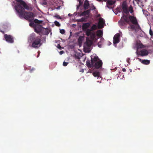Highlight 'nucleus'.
I'll return each mask as SVG.
<instances>
[{
	"mask_svg": "<svg viewBox=\"0 0 153 153\" xmlns=\"http://www.w3.org/2000/svg\"><path fill=\"white\" fill-rule=\"evenodd\" d=\"M131 22L132 24L134 25L137 24V20L136 17L131 15L128 16L125 14L122 15L121 18L118 22V23L120 27L123 28L127 25V24Z\"/></svg>",
	"mask_w": 153,
	"mask_h": 153,
	"instance_id": "obj_1",
	"label": "nucleus"
},
{
	"mask_svg": "<svg viewBox=\"0 0 153 153\" xmlns=\"http://www.w3.org/2000/svg\"><path fill=\"white\" fill-rule=\"evenodd\" d=\"M97 26L95 24H94L91 27L90 29H88L86 35L87 36H90V38L92 40H94L95 39L96 34L94 32H92L91 31L96 30Z\"/></svg>",
	"mask_w": 153,
	"mask_h": 153,
	"instance_id": "obj_2",
	"label": "nucleus"
},
{
	"mask_svg": "<svg viewBox=\"0 0 153 153\" xmlns=\"http://www.w3.org/2000/svg\"><path fill=\"white\" fill-rule=\"evenodd\" d=\"M94 57H96L97 59L96 60V61L94 62V66L96 69H98L101 68L102 65V60H100L97 56H95Z\"/></svg>",
	"mask_w": 153,
	"mask_h": 153,
	"instance_id": "obj_3",
	"label": "nucleus"
},
{
	"mask_svg": "<svg viewBox=\"0 0 153 153\" xmlns=\"http://www.w3.org/2000/svg\"><path fill=\"white\" fill-rule=\"evenodd\" d=\"M40 42V37L38 36L35 39V40L33 41L32 45V47L35 48H38L41 45Z\"/></svg>",
	"mask_w": 153,
	"mask_h": 153,
	"instance_id": "obj_4",
	"label": "nucleus"
},
{
	"mask_svg": "<svg viewBox=\"0 0 153 153\" xmlns=\"http://www.w3.org/2000/svg\"><path fill=\"white\" fill-rule=\"evenodd\" d=\"M91 39H89L88 37L86 38V42L84 45V49H88L91 47L93 43V41L94 40Z\"/></svg>",
	"mask_w": 153,
	"mask_h": 153,
	"instance_id": "obj_5",
	"label": "nucleus"
},
{
	"mask_svg": "<svg viewBox=\"0 0 153 153\" xmlns=\"http://www.w3.org/2000/svg\"><path fill=\"white\" fill-rule=\"evenodd\" d=\"M4 38L5 40L8 43H13L14 42L13 37L10 35L5 34L4 35Z\"/></svg>",
	"mask_w": 153,
	"mask_h": 153,
	"instance_id": "obj_6",
	"label": "nucleus"
},
{
	"mask_svg": "<svg viewBox=\"0 0 153 153\" xmlns=\"http://www.w3.org/2000/svg\"><path fill=\"white\" fill-rule=\"evenodd\" d=\"M122 12L123 13V15L124 14V13L127 15L129 14V12H128L127 4L123 3L122 5Z\"/></svg>",
	"mask_w": 153,
	"mask_h": 153,
	"instance_id": "obj_7",
	"label": "nucleus"
},
{
	"mask_svg": "<svg viewBox=\"0 0 153 153\" xmlns=\"http://www.w3.org/2000/svg\"><path fill=\"white\" fill-rule=\"evenodd\" d=\"M96 57H91V62L90 61H87L86 64L87 66L89 68H91L94 67V62L96 61Z\"/></svg>",
	"mask_w": 153,
	"mask_h": 153,
	"instance_id": "obj_8",
	"label": "nucleus"
},
{
	"mask_svg": "<svg viewBox=\"0 0 153 153\" xmlns=\"http://www.w3.org/2000/svg\"><path fill=\"white\" fill-rule=\"evenodd\" d=\"M120 41V35L119 33H117L114 37L113 42L114 44L118 43Z\"/></svg>",
	"mask_w": 153,
	"mask_h": 153,
	"instance_id": "obj_9",
	"label": "nucleus"
},
{
	"mask_svg": "<svg viewBox=\"0 0 153 153\" xmlns=\"http://www.w3.org/2000/svg\"><path fill=\"white\" fill-rule=\"evenodd\" d=\"M42 27L39 25H35L34 28L35 31L37 33H39L42 30Z\"/></svg>",
	"mask_w": 153,
	"mask_h": 153,
	"instance_id": "obj_10",
	"label": "nucleus"
},
{
	"mask_svg": "<svg viewBox=\"0 0 153 153\" xmlns=\"http://www.w3.org/2000/svg\"><path fill=\"white\" fill-rule=\"evenodd\" d=\"M105 23L104 19L102 18H100L98 24V28L99 29L103 28L104 27L103 25L105 24Z\"/></svg>",
	"mask_w": 153,
	"mask_h": 153,
	"instance_id": "obj_11",
	"label": "nucleus"
},
{
	"mask_svg": "<svg viewBox=\"0 0 153 153\" xmlns=\"http://www.w3.org/2000/svg\"><path fill=\"white\" fill-rule=\"evenodd\" d=\"M90 24L89 23H84L82 25V28L83 31L85 32L86 33L87 32L88 30V28L89 27Z\"/></svg>",
	"mask_w": 153,
	"mask_h": 153,
	"instance_id": "obj_12",
	"label": "nucleus"
},
{
	"mask_svg": "<svg viewBox=\"0 0 153 153\" xmlns=\"http://www.w3.org/2000/svg\"><path fill=\"white\" fill-rule=\"evenodd\" d=\"M137 59H138L140 62L142 63L143 64L148 65H149L150 62L149 60L146 59L144 60H142L141 59L139 58H137Z\"/></svg>",
	"mask_w": 153,
	"mask_h": 153,
	"instance_id": "obj_13",
	"label": "nucleus"
},
{
	"mask_svg": "<svg viewBox=\"0 0 153 153\" xmlns=\"http://www.w3.org/2000/svg\"><path fill=\"white\" fill-rule=\"evenodd\" d=\"M141 56H146L148 54V51L146 49H143L140 51Z\"/></svg>",
	"mask_w": 153,
	"mask_h": 153,
	"instance_id": "obj_14",
	"label": "nucleus"
},
{
	"mask_svg": "<svg viewBox=\"0 0 153 153\" xmlns=\"http://www.w3.org/2000/svg\"><path fill=\"white\" fill-rule=\"evenodd\" d=\"M37 37L38 36H36L35 33H33L30 35L29 37V40L31 41H33L35 40Z\"/></svg>",
	"mask_w": 153,
	"mask_h": 153,
	"instance_id": "obj_15",
	"label": "nucleus"
},
{
	"mask_svg": "<svg viewBox=\"0 0 153 153\" xmlns=\"http://www.w3.org/2000/svg\"><path fill=\"white\" fill-rule=\"evenodd\" d=\"M91 11V10H88L82 12L80 14V16H82L86 15H89V13Z\"/></svg>",
	"mask_w": 153,
	"mask_h": 153,
	"instance_id": "obj_16",
	"label": "nucleus"
},
{
	"mask_svg": "<svg viewBox=\"0 0 153 153\" xmlns=\"http://www.w3.org/2000/svg\"><path fill=\"white\" fill-rule=\"evenodd\" d=\"M93 75L95 77H97V78L100 77V73L99 71H96L93 73Z\"/></svg>",
	"mask_w": 153,
	"mask_h": 153,
	"instance_id": "obj_17",
	"label": "nucleus"
},
{
	"mask_svg": "<svg viewBox=\"0 0 153 153\" xmlns=\"http://www.w3.org/2000/svg\"><path fill=\"white\" fill-rule=\"evenodd\" d=\"M137 49L139 48H145V46L141 43H137Z\"/></svg>",
	"mask_w": 153,
	"mask_h": 153,
	"instance_id": "obj_18",
	"label": "nucleus"
},
{
	"mask_svg": "<svg viewBox=\"0 0 153 153\" xmlns=\"http://www.w3.org/2000/svg\"><path fill=\"white\" fill-rule=\"evenodd\" d=\"M116 2L115 0H108L107 2V4L108 5H111L114 4Z\"/></svg>",
	"mask_w": 153,
	"mask_h": 153,
	"instance_id": "obj_19",
	"label": "nucleus"
},
{
	"mask_svg": "<svg viewBox=\"0 0 153 153\" xmlns=\"http://www.w3.org/2000/svg\"><path fill=\"white\" fill-rule=\"evenodd\" d=\"M89 2H84L83 7L85 10H86L89 8Z\"/></svg>",
	"mask_w": 153,
	"mask_h": 153,
	"instance_id": "obj_20",
	"label": "nucleus"
},
{
	"mask_svg": "<svg viewBox=\"0 0 153 153\" xmlns=\"http://www.w3.org/2000/svg\"><path fill=\"white\" fill-rule=\"evenodd\" d=\"M84 39L83 36H80L78 39V42L79 45L82 44V42Z\"/></svg>",
	"mask_w": 153,
	"mask_h": 153,
	"instance_id": "obj_21",
	"label": "nucleus"
},
{
	"mask_svg": "<svg viewBox=\"0 0 153 153\" xmlns=\"http://www.w3.org/2000/svg\"><path fill=\"white\" fill-rule=\"evenodd\" d=\"M97 36L99 37H102L103 35V31L101 30H99L97 32Z\"/></svg>",
	"mask_w": 153,
	"mask_h": 153,
	"instance_id": "obj_22",
	"label": "nucleus"
},
{
	"mask_svg": "<svg viewBox=\"0 0 153 153\" xmlns=\"http://www.w3.org/2000/svg\"><path fill=\"white\" fill-rule=\"evenodd\" d=\"M43 21L42 20H39L37 19H35L34 20V22L38 24L42 23Z\"/></svg>",
	"mask_w": 153,
	"mask_h": 153,
	"instance_id": "obj_23",
	"label": "nucleus"
},
{
	"mask_svg": "<svg viewBox=\"0 0 153 153\" xmlns=\"http://www.w3.org/2000/svg\"><path fill=\"white\" fill-rule=\"evenodd\" d=\"M128 10V12L129 11L130 12V13H132L134 12V10H133V8L131 5H130L129 6Z\"/></svg>",
	"mask_w": 153,
	"mask_h": 153,
	"instance_id": "obj_24",
	"label": "nucleus"
},
{
	"mask_svg": "<svg viewBox=\"0 0 153 153\" xmlns=\"http://www.w3.org/2000/svg\"><path fill=\"white\" fill-rule=\"evenodd\" d=\"M54 23L55 25L56 26H57V27L60 26V24H59V22H58V21H55Z\"/></svg>",
	"mask_w": 153,
	"mask_h": 153,
	"instance_id": "obj_25",
	"label": "nucleus"
},
{
	"mask_svg": "<svg viewBox=\"0 0 153 153\" xmlns=\"http://www.w3.org/2000/svg\"><path fill=\"white\" fill-rule=\"evenodd\" d=\"M78 1L79 2V5L80 6H82L83 0H78Z\"/></svg>",
	"mask_w": 153,
	"mask_h": 153,
	"instance_id": "obj_26",
	"label": "nucleus"
},
{
	"mask_svg": "<svg viewBox=\"0 0 153 153\" xmlns=\"http://www.w3.org/2000/svg\"><path fill=\"white\" fill-rule=\"evenodd\" d=\"M136 53L137 55V57L139 56H141V52L140 51H138V49H137V51L136 52Z\"/></svg>",
	"mask_w": 153,
	"mask_h": 153,
	"instance_id": "obj_27",
	"label": "nucleus"
},
{
	"mask_svg": "<svg viewBox=\"0 0 153 153\" xmlns=\"http://www.w3.org/2000/svg\"><path fill=\"white\" fill-rule=\"evenodd\" d=\"M134 25L137 27V28L138 29H141V27H140V25H139L138 22L137 24H135Z\"/></svg>",
	"mask_w": 153,
	"mask_h": 153,
	"instance_id": "obj_28",
	"label": "nucleus"
},
{
	"mask_svg": "<svg viewBox=\"0 0 153 153\" xmlns=\"http://www.w3.org/2000/svg\"><path fill=\"white\" fill-rule=\"evenodd\" d=\"M91 5L92 6L91 7V9H90V10H95L96 9V7L93 4H91Z\"/></svg>",
	"mask_w": 153,
	"mask_h": 153,
	"instance_id": "obj_29",
	"label": "nucleus"
},
{
	"mask_svg": "<svg viewBox=\"0 0 153 153\" xmlns=\"http://www.w3.org/2000/svg\"><path fill=\"white\" fill-rule=\"evenodd\" d=\"M60 32L61 34H64L65 32V31L64 29H61L60 30Z\"/></svg>",
	"mask_w": 153,
	"mask_h": 153,
	"instance_id": "obj_30",
	"label": "nucleus"
},
{
	"mask_svg": "<svg viewBox=\"0 0 153 153\" xmlns=\"http://www.w3.org/2000/svg\"><path fill=\"white\" fill-rule=\"evenodd\" d=\"M68 64V62H64L63 63V65L64 66H66Z\"/></svg>",
	"mask_w": 153,
	"mask_h": 153,
	"instance_id": "obj_31",
	"label": "nucleus"
},
{
	"mask_svg": "<svg viewBox=\"0 0 153 153\" xmlns=\"http://www.w3.org/2000/svg\"><path fill=\"white\" fill-rule=\"evenodd\" d=\"M57 47L58 48V49H62V48L61 46H60V45L59 44H58L57 45Z\"/></svg>",
	"mask_w": 153,
	"mask_h": 153,
	"instance_id": "obj_32",
	"label": "nucleus"
},
{
	"mask_svg": "<svg viewBox=\"0 0 153 153\" xmlns=\"http://www.w3.org/2000/svg\"><path fill=\"white\" fill-rule=\"evenodd\" d=\"M130 26L131 28L132 29H134L135 28L134 25H130Z\"/></svg>",
	"mask_w": 153,
	"mask_h": 153,
	"instance_id": "obj_33",
	"label": "nucleus"
},
{
	"mask_svg": "<svg viewBox=\"0 0 153 153\" xmlns=\"http://www.w3.org/2000/svg\"><path fill=\"white\" fill-rule=\"evenodd\" d=\"M149 34L150 35L152 36L153 35V33L152 31L150 29L149 30Z\"/></svg>",
	"mask_w": 153,
	"mask_h": 153,
	"instance_id": "obj_34",
	"label": "nucleus"
},
{
	"mask_svg": "<svg viewBox=\"0 0 153 153\" xmlns=\"http://www.w3.org/2000/svg\"><path fill=\"white\" fill-rule=\"evenodd\" d=\"M44 1L43 3V4L44 5H46L47 4V3L46 2V0H44Z\"/></svg>",
	"mask_w": 153,
	"mask_h": 153,
	"instance_id": "obj_35",
	"label": "nucleus"
},
{
	"mask_svg": "<svg viewBox=\"0 0 153 153\" xmlns=\"http://www.w3.org/2000/svg\"><path fill=\"white\" fill-rule=\"evenodd\" d=\"M1 27L5 28L7 27V26L4 25H1Z\"/></svg>",
	"mask_w": 153,
	"mask_h": 153,
	"instance_id": "obj_36",
	"label": "nucleus"
},
{
	"mask_svg": "<svg viewBox=\"0 0 153 153\" xmlns=\"http://www.w3.org/2000/svg\"><path fill=\"white\" fill-rule=\"evenodd\" d=\"M64 53V51H62L60 52L59 53H60V54L61 55V54H62L63 53Z\"/></svg>",
	"mask_w": 153,
	"mask_h": 153,
	"instance_id": "obj_37",
	"label": "nucleus"
},
{
	"mask_svg": "<svg viewBox=\"0 0 153 153\" xmlns=\"http://www.w3.org/2000/svg\"><path fill=\"white\" fill-rule=\"evenodd\" d=\"M56 18L57 19H61V17L59 15H57V16H56Z\"/></svg>",
	"mask_w": 153,
	"mask_h": 153,
	"instance_id": "obj_38",
	"label": "nucleus"
},
{
	"mask_svg": "<svg viewBox=\"0 0 153 153\" xmlns=\"http://www.w3.org/2000/svg\"><path fill=\"white\" fill-rule=\"evenodd\" d=\"M35 70V68H33L31 70H30V71L31 73L32 71H34Z\"/></svg>",
	"mask_w": 153,
	"mask_h": 153,
	"instance_id": "obj_39",
	"label": "nucleus"
},
{
	"mask_svg": "<svg viewBox=\"0 0 153 153\" xmlns=\"http://www.w3.org/2000/svg\"><path fill=\"white\" fill-rule=\"evenodd\" d=\"M84 19L83 18H82L80 19V21H84Z\"/></svg>",
	"mask_w": 153,
	"mask_h": 153,
	"instance_id": "obj_40",
	"label": "nucleus"
},
{
	"mask_svg": "<svg viewBox=\"0 0 153 153\" xmlns=\"http://www.w3.org/2000/svg\"><path fill=\"white\" fill-rule=\"evenodd\" d=\"M122 70L123 71V72H125L126 71V69H125L124 68L122 69Z\"/></svg>",
	"mask_w": 153,
	"mask_h": 153,
	"instance_id": "obj_41",
	"label": "nucleus"
},
{
	"mask_svg": "<svg viewBox=\"0 0 153 153\" xmlns=\"http://www.w3.org/2000/svg\"><path fill=\"white\" fill-rule=\"evenodd\" d=\"M80 6H79V5L77 6V7H76V9H77H77H79V7Z\"/></svg>",
	"mask_w": 153,
	"mask_h": 153,
	"instance_id": "obj_42",
	"label": "nucleus"
},
{
	"mask_svg": "<svg viewBox=\"0 0 153 153\" xmlns=\"http://www.w3.org/2000/svg\"><path fill=\"white\" fill-rule=\"evenodd\" d=\"M135 1H136L137 2H139L140 1V0H134Z\"/></svg>",
	"mask_w": 153,
	"mask_h": 153,
	"instance_id": "obj_43",
	"label": "nucleus"
},
{
	"mask_svg": "<svg viewBox=\"0 0 153 153\" xmlns=\"http://www.w3.org/2000/svg\"><path fill=\"white\" fill-rule=\"evenodd\" d=\"M98 46L99 47H101V45L99 44V43H98Z\"/></svg>",
	"mask_w": 153,
	"mask_h": 153,
	"instance_id": "obj_44",
	"label": "nucleus"
},
{
	"mask_svg": "<svg viewBox=\"0 0 153 153\" xmlns=\"http://www.w3.org/2000/svg\"><path fill=\"white\" fill-rule=\"evenodd\" d=\"M33 25V24H32V23H30V24H29V25L30 26H32V25Z\"/></svg>",
	"mask_w": 153,
	"mask_h": 153,
	"instance_id": "obj_45",
	"label": "nucleus"
},
{
	"mask_svg": "<svg viewBox=\"0 0 153 153\" xmlns=\"http://www.w3.org/2000/svg\"><path fill=\"white\" fill-rule=\"evenodd\" d=\"M0 31L1 32H2V33H4V31H2V30H0Z\"/></svg>",
	"mask_w": 153,
	"mask_h": 153,
	"instance_id": "obj_46",
	"label": "nucleus"
},
{
	"mask_svg": "<svg viewBox=\"0 0 153 153\" xmlns=\"http://www.w3.org/2000/svg\"><path fill=\"white\" fill-rule=\"evenodd\" d=\"M85 2H89L88 0H85Z\"/></svg>",
	"mask_w": 153,
	"mask_h": 153,
	"instance_id": "obj_47",
	"label": "nucleus"
},
{
	"mask_svg": "<svg viewBox=\"0 0 153 153\" xmlns=\"http://www.w3.org/2000/svg\"><path fill=\"white\" fill-rule=\"evenodd\" d=\"M38 55L37 56V57H39V52H38Z\"/></svg>",
	"mask_w": 153,
	"mask_h": 153,
	"instance_id": "obj_48",
	"label": "nucleus"
},
{
	"mask_svg": "<svg viewBox=\"0 0 153 153\" xmlns=\"http://www.w3.org/2000/svg\"><path fill=\"white\" fill-rule=\"evenodd\" d=\"M68 16H70V13H69V14H68Z\"/></svg>",
	"mask_w": 153,
	"mask_h": 153,
	"instance_id": "obj_49",
	"label": "nucleus"
},
{
	"mask_svg": "<svg viewBox=\"0 0 153 153\" xmlns=\"http://www.w3.org/2000/svg\"><path fill=\"white\" fill-rule=\"evenodd\" d=\"M49 30L48 29V34H49Z\"/></svg>",
	"mask_w": 153,
	"mask_h": 153,
	"instance_id": "obj_50",
	"label": "nucleus"
},
{
	"mask_svg": "<svg viewBox=\"0 0 153 153\" xmlns=\"http://www.w3.org/2000/svg\"><path fill=\"white\" fill-rule=\"evenodd\" d=\"M107 7H108V8H109V7H108V6L107 5Z\"/></svg>",
	"mask_w": 153,
	"mask_h": 153,
	"instance_id": "obj_51",
	"label": "nucleus"
},
{
	"mask_svg": "<svg viewBox=\"0 0 153 153\" xmlns=\"http://www.w3.org/2000/svg\"><path fill=\"white\" fill-rule=\"evenodd\" d=\"M46 29H48V27H46Z\"/></svg>",
	"mask_w": 153,
	"mask_h": 153,
	"instance_id": "obj_52",
	"label": "nucleus"
}]
</instances>
